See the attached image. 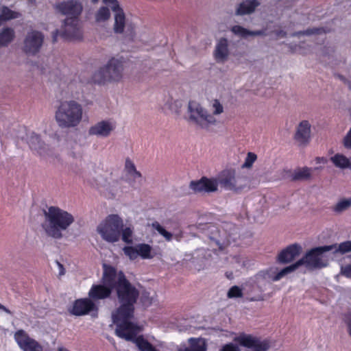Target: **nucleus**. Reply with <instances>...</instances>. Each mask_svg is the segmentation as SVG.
Masks as SVG:
<instances>
[{"label": "nucleus", "mask_w": 351, "mask_h": 351, "mask_svg": "<svg viewBox=\"0 0 351 351\" xmlns=\"http://www.w3.org/2000/svg\"><path fill=\"white\" fill-rule=\"evenodd\" d=\"M114 124L109 120H103L96 123L88 129L89 136H96L98 137L106 138L110 135L114 130Z\"/></svg>", "instance_id": "f3484780"}, {"label": "nucleus", "mask_w": 351, "mask_h": 351, "mask_svg": "<svg viewBox=\"0 0 351 351\" xmlns=\"http://www.w3.org/2000/svg\"><path fill=\"white\" fill-rule=\"evenodd\" d=\"M330 251H332L334 255H343L351 252V241H346L340 243H334L329 245Z\"/></svg>", "instance_id": "bb28decb"}, {"label": "nucleus", "mask_w": 351, "mask_h": 351, "mask_svg": "<svg viewBox=\"0 0 351 351\" xmlns=\"http://www.w3.org/2000/svg\"><path fill=\"white\" fill-rule=\"evenodd\" d=\"M340 274L346 278H351V264L346 266H341Z\"/></svg>", "instance_id": "a18cd8bd"}, {"label": "nucleus", "mask_w": 351, "mask_h": 351, "mask_svg": "<svg viewBox=\"0 0 351 351\" xmlns=\"http://www.w3.org/2000/svg\"><path fill=\"white\" fill-rule=\"evenodd\" d=\"M66 38L80 39L82 36L79 18L66 17L59 30L53 33V41L56 42L58 34Z\"/></svg>", "instance_id": "1a4fd4ad"}, {"label": "nucleus", "mask_w": 351, "mask_h": 351, "mask_svg": "<svg viewBox=\"0 0 351 351\" xmlns=\"http://www.w3.org/2000/svg\"><path fill=\"white\" fill-rule=\"evenodd\" d=\"M299 267H300V266L298 264V261H296L295 263L282 269L276 275H275L272 279L274 281H278V280H280L282 277L286 276L287 274L294 271Z\"/></svg>", "instance_id": "473e14b6"}, {"label": "nucleus", "mask_w": 351, "mask_h": 351, "mask_svg": "<svg viewBox=\"0 0 351 351\" xmlns=\"http://www.w3.org/2000/svg\"><path fill=\"white\" fill-rule=\"evenodd\" d=\"M136 245L138 254L143 259H151L154 256L152 252V247L146 243H140Z\"/></svg>", "instance_id": "7c9ffc66"}, {"label": "nucleus", "mask_w": 351, "mask_h": 351, "mask_svg": "<svg viewBox=\"0 0 351 351\" xmlns=\"http://www.w3.org/2000/svg\"><path fill=\"white\" fill-rule=\"evenodd\" d=\"M15 32L13 28L3 27L0 29V48L8 47L14 39Z\"/></svg>", "instance_id": "393cba45"}, {"label": "nucleus", "mask_w": 351, "mask_h": 351, "mask_svg": "<svg viewBox=\"0 0 351 351\" xmlns=\"http://www.w3.org/2000/svg\"><path fill=\"white\" fill-rule=\"evenodd\" d=\"M83 109L81 104L74 100L62 101L55 114L56 121L62 128L77 126L82 121Z\"/></svg>", "instance_id": "20e7f679"}, {"label": "nucleus", "mask_w": 351, "mask_h": 351, "mask_svg": "<svg viewBox=\"0 0 351 351\" xmlns=\"http://www.w3.org/2000/svg\"><path fill=\"white\" fill-rule=\"evenodd\" d=\"M328 252H330L328 245L313 247L298 261V264L300 267L304 265L310 271L326 267L329 265V261L325 253Z\"/></svg>", "instance_id": "423d86ee"}, {"label": "nucleus", "mask_w": 351, "mask_h": 351, "mask_svg": "<svg viewBox=\"0 0 351 351\" xmlns=\"http://www.w3.org/2000/svg\"><path fill=\"white\" fill-rule=\"evenodd\" d=\"M57 265H58L59 270H60L59 271V275L60 276L64 275V273H65V270H64V268L63 265L60 263H59L58 261H57Z\"/></svg>", "instance_id": "49530a36"}, {"label": "nucleus", "mask_w": 351, "mask_h": 351, "mask_svg": "<svg viewBox=\"0 0 351 351\" xmlns=\"http://www.w3.org/2000/svg\"><path fill=\"white\" fill-rule=\"evenodd\" d=\"M123 250L124 254L128 256L130 260H135L138 256L136 245L125 246L123 247Z\"/></svg>", "instance_id": "4c0bfd02"}, {"label": "nucleus", "mask_w": 351, "mask_h": 351, "mask_svg": "<svg viewBox=\"0 0 351 351\" xmlns=\"http://www.w3.org/2000/svg\"><path fill=\"white\" fill-rule=\"evenodd\" d=\"M152 300L151 299V300H148L147 304H152Z\"/></svg>", "instance_id": "5fc2aeb1"}, {"label": "nucleus", "mask_w": 351, "mask_h": 351, "mask_svg": "<svg viewBox=\"0 0 351 351\" xmlns=\"http://www.w3.org/2000/svg\"><path fill=\"white\" fill-rule=\"evenodd\" d=\"M190 346L184 349H180L179 351H206V344L203 339H189Z\"/></svg>", "instance_id": "c85d7f7f"}, {"label": "nucleus", "mask_w": 351, "mask_h": 351, "mask_svg": "<svg viewBox=\"0 0 351 351\" xmlns=\"http://www.w3.org/2000/svg\"><path fill=\"white\" fill-rule=\"evenodd\" d=\"M261 5L258 0H245L237 4L235 8L236 16L250 15L255 12L256 8Z\"/></svg>", "instance_id": "4be33fe9"}, {"label": "nucleus", "mask_w": 351, "mask_h": 351, "mask_svg": "<svg viewBox=\"0 0 351 351\" xmlns=\"http://www.w3.org/2000/svg\"><path fill=\"white\" fill-rule=\"evenodd\" d=\"M99 0H91L93 3H97ZM103 3L110 6L112 10L115 12L114 31L117 34H121L124 31L125 17L124 12L117 0H102Z\"/></svg>", "instance_id": "f8f14e48"}, {"label": "nucleus", "mask_w": 351, "mask_h": 351, "mask_svg": "<svg viewBox=\"0 0 351 351\" xmlns=\"http://www.w3.org/2000/svg\"><path fill=\"white\" fill-rule=\"evenodd\" d=\"M257 156L252 153L249 152L245 158L244 163L242 165L243 168H250L252 164L256 161Z\"/></svg>", "instance_id": "ea45409f"}, {"label": "nucleus", "mask_w": 351, "mask_h": 351, "mask_svg": "<svg viewBox=\"0 0 351 351\" xmlns=\"http://www.w3.org/2000/svg\"><path fill=\"white\" fill-rule=\"evenodd\" d=\"M66 148L68 154L73 158H77L82 156V145L75 138H69L66 141Z\"/></svg>", "instance_id": "a878e982"}, {"label": "nucleus", "mask_w": 351, "mask_h": 351, "mask_svg": "<svg viewBox=\"0 0 351 351\" xmlns=\"http://www.w3.org/2000/svg\"><path fill=\"white\" fill-rule=\"evenodd\" d=\"M220 351H241V350L237 345L230 343L224 345Z\"/></svg>", "instance_id": "37998d69"}, {"label": "nucleus", "mask_w": 351, "mask_h": 351, "mask_svg": "<svg viewBox=\"0 0 351 351\" xmlns=\"http://www.w3.org/2000/svg\"><path fill=\"white\" fill-rule=\"evenodd\" d=\"M230 31L234 35L243 39H247L249 37L267 36L265 29H258L252 31L239 25H233L231 27Z\"/></svg>", "instance_id": "b1692460"}, {"label": "nucleus", "mask_w": 351, "mask_h": 351, "mask_svg": "<svg viewBox=\"0 0 351 351\" xmlns=\"http://www.w3.org/2000/svg\"><path fill=\"white\" fill-rule=\"evenodd\" d=\"M45 221L42 227L45 234L54 239H61L62 232L74 222V217L66 210L56 206H50L44 212Z\"/></svg>", "instance_id": "f03ea898"}, {"label": "nucleus", "mask_w": 351, "mask_h": 351, "mask_svg": "<svg viewBox=\"0 0 351 351\" xmlns=\"http://www.w3.org/2000/svg\"><path fill=\"white\" fill-rule=\"evenodd\" d=\"M351 206V199H343L337 202L333 207L332 210L337 213H341L342 212L348 210Z\"/></svg>", "instance_id": "72a5a7b5"}, {"label": "nucleus", "mask_w": 351, "mask_h": 351, "mask_svg": "<svg viewBox=\"0 0 351 351\" xmlns=\"http://www.w3.org/2000/svg\"><path fill=\"white\" fill-rule=\"evenodd\" d=\"M95 308V304L93 300L88 298L79 299L75 301L69 312L74 315L81 316L88 314Z\"/></svg>", "instance_id": "aec40b11"}, {"label": "nucleus", "mask_w": 351, "mask_h": 351, "mask_svg": "<svg viewBox=\"0 0 351 351\" xmlns=\"http://www.w3.org/2000/svg\"><path fill=\"white\" fill-rule=\"evenodd\" d=\"M152 227L162 235L167 241H170L173 239V234L167 231L158 221L153 222Z\"/></svg>", "instance_id": "e433bc0d"}, {"label": "nucleus", "mask_w": 351, "mask_h": 351, "mask_svg": "<svg viewBox=\"0 0 351 351\" xmlns=\"http://www.w3.org/2000/svg\"><path fill=\"white\" fill-rule=\"evenodd\" d=\"M14 338L23 351H43L42 346L36 341L30 338L23 330L17 331Z\"/></svg>", "instance_id": "4468645a"}, {"label": "nucleus", "mask_w": 351, "mask_h": 351, "mask_svg": "<svg viewBox=\"0 0 351 351\" xmlns=\"http://www.w3.org/2000/svg\"><path fill=\"white\" fill-rule=\"evenodd\" d=\"M110 17V10L105 6L101 7L95 14L97 22H103L108 20Z\"/></svg>", "instance_id": "f704fd0d"}, {"label": "nucleus", "mask_w": 351, "mask_h": 351, "mask_svg": "<svg viewBox=\"0 0 351 351\" xmlns=\"http://www.w3.org/2000/svg\"><path fill=\"white\" fill-rule=\"evenodd\" d=\"M173 237H174L178 241H180L182 238V233L180 232L178 234H173Z\"/></svg>", "instance_id": "09e8293b"}, {"label": "nucleus", "mask_w": 351, "mask_h": 351, "mask_svg": "<svg viewBox=\"0 0 351 351\" xmlns=\"http://www.w3.org/2000/svg\"><path fill=\"white\" fill-rule=\"evenodd\" d=\"M123 62L112 58L93 73L92 81L95 84L101 85L119 82L123 76Z\"/></svg>", "instance_id": "39448f33"}, {"label": "nucleus", "mask_w": 351, "mask_h": 351, "mask_svg": "<svg viewBox=\"0 0 351 351\" xmlns=\"http://www.w3.org/2000/svg\"><path fill=\"white\" fill-rule=\"evenodd\" d=\"M102 280L114 287L120 306L112 314V322L116 324L115 334L120 338L134 342L140 351H158L142 335L137 336L141 328L130 322L133 317L134 304L139 291L125 278L123 271L110 265H103Z\"/></svg>", "instance_id": "f257e3e1"}, {"label": "nucleus", "mask_w": 351, "mask_h": 351, "mask_svg": "<svg viewBox=\"0 0 351 351\" xmlns=\"http://www.w3.org/2000/svg\"><path fill=\"white\" fill-rule=\"evenodd\" d=\"M58 351H69L65 348H59Z\"/></svg>", "instance_id": "864d4df0"}, {"label": "nucleus", "mask_w": 351, "mask_h": 351, "mask_svg": "<svg viewBox=\"0 0 351 351\" xmlns=\"http://www.w3.org/2000/svg\"><path fill=\"white\" fill-rule=\"evenodd\" d=\"M311 176V169L308 167L299 168L294 171L291 175V180H305Z\"/></svg>", "instance_id": "c756f323"}, {"label": "nucleus", "mask_w": 351, "mask_h": 351, "mask_svg": "<svg viewBox=\"0 0 351 351\" xmlns=\"http://www.w3.org/2000/svg\"><path fill=\"white\" fill-rule=\"evenodd\" d=\"M57 12L66 17L79 18L82 12V5L76 0H68L56 3L54 5Z\"/></svg>", "instance_id": "ddd939ff"}, {"label": "nucleus", "mask_w": 351, "mask_h": 351, "mask_svg": "<svg viewBox=\"0 0 351 351\" xmlns=\"http://www.w3.org/2000/svg\"><path fill=\"white\" fill-rule=\"evenodd\" d=\"M2 304L0 303V308L1 307Z\"/></svg>", "instance_id": "4d7b16f0"}, {"label": "nucleus", "mask_w": 351, "mask_h": 351, "mask_svg": "<svg viewBox=\"0 0 351 351\" xmlns=\"http://www.w3.org/2000/svg\"><path fill=\"white\" fill-rule=\"evenodd\" d=\"M29 2H31L32 3H34L35 2V0H28Z\"/></svg>", "instance_id": "6e6d98bb"}, {"label": "nucleus", "mask_w": 351, "mask_h": 351, "mask_svg": "<svg viewBox=\"0 0 351 351\" xmlns=\"http://www.w3.org/2000/svg\"><path fill=\"white\" fill-rule=\"evenodd\" d=\"M29 145L33 150L41 156H47L50 154L51 150L41 139L40 136L36 134H32L29 138Z\"/></svg>", "instance_id": "5701e85b"}, {"label": "nucleus", "mask_w": 351, "mask_h": 351, "mask_svg": "<svg viewBox=\"0 0 351 351\" xmlns=\"http://www.w3.org/2000/svg\"><path fill=\"white\" fill-rule=\"evenodd\" d=\"M341 317L346 326L347 332L350 337H351V309L343 313Z\"/></svg>", "instance_id": "58836bf2"}, {"label": "nucleus", "mask_w": 351, "mask_h": 351, "mask_svg": "<svg viewBox=\"0 0 351 351\" xmlns=\"http://www.w3.org/2000/svg\"><path fill=\"white\" fill-rule=\"evenodd\" d=\"M123 219L118 215H110L97 227V232L103 240L108 243L119 241Z\"/></svg>", "instance_id": "0eeeda50"}, {"label": "nucleus", "mask_w": 351, "mask_h": 351, "mask_svg": "<svg viewBox=\"0 0 351 351\" xmlns=\"http://www.w3.org/2000/svg\"><path fill=\"white\" fill-rule=\"evenodd\" d=\"M330 160L336 167L351 169V158L349 159L343 154H337L330 158Z\"/></svg>", "instance_id": "cd10ccee"}, {"label": "nucleus", "mask_w": 351, "mask_h": 351, "mask_svg": "<svg viewBox=\"0 0 351 351\" xmlns=\"http://www.w3.org/2000/svg\"><path fill=\"white\" fill-rule=\"evenodd\" d=\"M190 189L195 193H213L217 191V183L215 178H202L197 181H191Z\"/></svg>", "instance_id": "dca6fc26"}, {"label": "nucleus", "mask_w": 351, "mask_h": 351, "mask_svg": "<svg viewBox=\"0 0 351 351\" xmlns=\"http://www.w3.org/2000/svg\"><path fill=\"white\" fill-rule=\"evenodd\" d=\"M311 125L307 120L299 123L295 128L294 139L300 146H306L311 140Z\"/></svg>", "instance_id": "2eb2a0df"}, {"label": "nucleus", "mask_w": 351, "mask_h": 351, "mask_svg": "<svg viewBox=\"0 0 351 351\" xmlns=\"http://www.w3.org/2000/svg\"><path fill=\"white\" fill-rule=\"evenodd\" d=\"M188 113L189 120L202 128H207L216 122L213 115L209 114L199 103L194 101L189 102Z\"/></svg>", "instance_id": "6e6552de"}, {"label": "nucleus", "mask_w": 351, "mask_h": 351, "mask_svg": "<svg viewBox=\"0 0 351 351\" xmlns=\"http://www.w3.org/2000/svg\"><path fill=\"white\" fill-rule=\"evenodd\" d=\"M276 35L280 37H285L287 36V33L282 30H280L276 32Z\"/></svg>", "instance_id": "8fccbe9b"}, {"label": "nucleus", "mask_w": 351, "mask_h": 351, "mask_svg": "<svg viewBox=\"0 0 351 351\" xmlns=\"http://www.w3.org/2000/svg\"><path fill=\"white\" fill-rule=\"evenodd\" d=\"M125 168L127 172L130 175L133 171H135L136 167L134 162L129 158L125 160Z\"/></svg>", "instance_id": "c03bdc74"}, {"label": "nucleus", "mask_w": 351, "mask_h": 351, "mask_svg": "<svg viewBox=\"0 0 351 351\" xmlns=\"http://www.w3.org/2000/svg\"><path fill=\"white\" fill-rule=\"evenodd\" d=\"M213 113L215 115L220 114L223 111V106L221 104L219 100L215 99L212 104Z\"/></svg>", "instance_id": "79ce46f5"}, {"label": "nucleus", "mask_w": 351, "mask_h": 351, "mask_svg": "<svg viewBox=\"0 0 351 351\" xmlns=\"http://www.w3.org/2000/svg\"><path fill=\"white\" fill-rule=\"evenodd\" d=\"M326 32L323 27H313L308 28L304 31H300L295 32L293 36H311L313 34H325Z\"/></svg>", "instance_id": "c9c22d12"}, {"label": "nucleus", "mask_w": 351, "mask_h": 351, "mask_svg": "<svg viewBox=\"0 0 351 351\" xmlns=\"http://www.w3.org/2000/svg\"><path fill=\"white\" fill-rule=\"evenodd\" d=\"M316 160L317 162H326V160L324 158H317Z\"/></svg>", "instance_id": "603ef678"}, {"label": "nucleus", "mask_w": 351, "mask_h": 351, "mask_svg": "<svg viewBox=\"0 0 351 351\" xmlns=\"http://www.w3.org/2000/svg\"><path fill=\"white\" fill-rule=\"evenodd\" d=\"M101 281H103L101 280ZM114 287H111L102 282L101 285H93L88 292V296L91 300H103L109 298Z\"/></svg>", "instance_id": "412c9836"}, {"label": "nucleus", "mask_w": 351, "mask_h": 351, "mask_svg": "<svg viewBox=\"0 0 351 351\" xmlns=\"http://www.w3.org/2000/svg\"><path fill=\"white\" fill-rule=\"evenodd\" d=\"M229 42L226 38H219L215 45L213 52L214 58L218 63L226 62L230 54L229 50Z\"/></svg>", "instance_id": "6ab92c4d"}, {"label": "nucleus", "mask_w": 351, "mask_h": 351, "mask_svg": "<svg viewBox=\"0 0 351 351\" xmlns=\"http://www.w3.org/2000/svg\"><path fill=\"white\" fill-rule=\"evenodd\" d=\"M215 179L217 186L233 194H241L250 189L249 178L232 167L223 169Z\"/></svg>", "instance_id": "7ed1b4c3"}, {"label": "nucleus", "mask_w": 351, "mask_h": 351, "mask_svg": "<svg viewBox=\"0 0 351 351\" xmlns=\"http://www.w3.org/2000/svg\"><path fill=\"white\" fill-rule=\"evenodd\" d=\"M44 40L45 36L41 32L29 31L24 38L22 51L27 56H36L40 52Z\"/></svg>", "instance_id": "9d476101"}, {"label": "nucleus", "mask_w": 351, "mask_h": 351, "mask_svg": "<svg viewBox=\"0 0 351 351\" xmlns=\"http://www.w3.org/2000/svg\"><path fill=\"white\" fill-rule=\"evenodd\" d=\"M134 226L130 224L128 226L121 229V236L122 241L127 244H132L133 243Z\"/></svg>", "instance_id": "2f4dec72"}, {"label": "nucleus", "mask_w": 351, "mask_h": 351, "mask_svg": "<svg viewBox=\"0 0 351 351\" xmlns=\"http://www.w3.org/2000/svg\"><path fill=\"white\" fill-rule=\"evenodd\" d=\"M227 296L229 298H241L243 296L242 290L238 286H233L229 289Z\"/></svg>", "instance_id": "a19ab883"}, {"label": "nucleus", "mask_w": 351, "mask_h": 351, "mask_svg": "<svg viewBox=\"0 0 351 351\" xmlns=\"http://www.w3.org/2000/svg\"><path fill=\"white\" fill-rule=\"evenodd\" d=\"M234 341L240 346L247 348V351H267L270 348L268 340L262 341L260 338L250 335L241 334L234 337Z\"/></svg>", "instance_id": "9b49d317"}, {"label": "nucleus", "mask_w": 351, "mask_h": 351, "mask_svg": "<svg viewBox=\"0 0 351 351\" xmlns=\"http://www.w3.org/2000/svg\"><path fill=\"white\" fill-rule=\"evenodd\" d=\"M302 252V246L298 243L289 245L282 250L277 257V261L282 264H287L298 257Z\"/></svg>", "instance_id": "a211bd4d"}, {"label": "nucleus", "mask_w": 351, "mask_h": 351, "mask_svg": "<svg viewBox=\"0 0 351 351\" xmlns=\"http://www.w3.org/2000/svg\"><path fill=\"white\" fill-rule=\"evenodd\" d=\"M0 310L5 311L8 314H10V315L12 314V312L3 305L1 306V307L0 308Z\"/></svg>", "instance_id": "3c124183"}, {"label": "nucleus", "mask_w": 351, "mask_h": 351, "mask_svg": "<svg viewBox=\"0 0 351 351\" xmlns=\"http://www.w3.org/2000/svg\"><path fill=\"white\" fill-rule=\"evenodd\" d=\"M130 176L132 177H133L134 178H141L142 175L141 173L136 170V169H135V171H133Z\"/></svg>", "instance_id": "de8ad7c7"}]
</instances>
